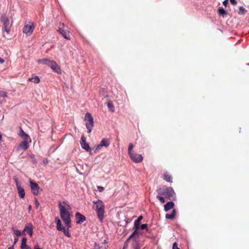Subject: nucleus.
I'll list each match as a JSON object with an SVG mask.
<instances>
[{"label":"nucleus","instance_id":"nucleus-1","mask_svg":"<svg viewBox=\"0 0 249 249\" xmlns=\"http://www.w3.org/2000/svg\"><path fill=\"white\" fill-rule=\"evenodd\" d=\"M58 207L60 211V215L63 222L65 223L68 228L71 226V220L70 217V213L69 211L71 210L70 205L67 201L58 202Z\"/></svg>","mask_w":249,"mask_h":249},{"label":"nucleus","instance_id":"nucleus-2","mask_svg":"<svg viewBox=\"0 0 249 249\" xmlns=\"http://www.w3.org/2000/svg\"><path fill=\"white\" fill-rule=\"evenodd\" d=\"M158 195L164 196L169 199H173L175 197L176 194L172 187L163 186L159 188L157 190Z\"/></svg>","mask_w":249,"mask_h":249},{"label":"nucleus","instance_id":"nucleus-3","mask_svg":"<svg viewBox=\"0 0 249 249\" xmlns=\"http://www.w3.org/2000/svg\"><path fill=\"white\" fill-rule=\"evenodd\" d=\"M95 205V211L97 213V216L100 221H102L104 218L105 205L100 200L96 201H93Z\"/></svg>","mask_w":249,"mask_h":249},{"label":"nucleus","instance_id":"nucleus-4","mask_svg":"<svg viewBox=\"0 0 249 249\" xmlns=\"http://www.w3.org/2000/svg\"><path fill=\"white\" fill-rule=\"evenodd\" d=\"M85 121L88 132L90 133L92 131L94 124L93 118L90 113L87 112L86 113Z\"/></svg>","mask_w":249,"mask_h":249},{"label":"nucleus","instance_id":"nucleus-5","mask_svg":"<svg viewBox=\"0 0 249 249\" xmlns=\"http://www.w3.org/2000/svg\"><path fill=\"white\" fill-rule=\"evenodd\" d=\"M0 21L3 23V29L7 34H9L11 24H10L9 18L5 15H2L0 19Z\"/></svg>","mask_w":249,"mask_h":249},{"label":"nucleus","instance_id":"nucleus-6","mask_svg":"<svg viewBox=\"0 0 249 249\" xmlns=\"http://www.w3.org/2000/svg\"><path fill=\"white\" fill-rule=\"evenodd\" d=\"M64 24L63 23H60L59 24L58 29L57 30L58 32L61 34L62 36L68 40L71 39V36L69 35V31L64 29Z\"/></svg>","mask_w":249,"mask_h":249},{"label":"nucleus","instance_id":"nucleus-7","mask_svg":"<svg viewBox=\"0 0 249 249\" xmlns=\"http://www.w3.org/2000/svg\"><path fill=\"white\" fill-rule=\"evenodd\" d=\"M34 28L35 27L33 23L29 22L25 24L23 29V32L26 34L31 35L33 33Z\"/></svg>","mask_w":249,"mask_h":249},{"label":"nucleus","instance_id":"nucleus-8","mask_svg":"<svg viewBox=\"0 0 249 249\" xmlns=\"http://www.w3.org/2000/svg\"><path fill=\"white\" fill-rule=\"evenodd\" d=\"M80 144L82 147L87 152H90L91 148L89 145L86 142V139L84 136H82L81 138Z\"/></svg>","mask_w":249,"mask_h":249},{"label":"nucleus","instance_id":"nucleus-9","mask_svg":"<svg viewBox=\"0 0 249 249\" xmlns=\"http://www.w3.org/2000/svg\"><path fill=\"white\" fill-rule=\"evenodd\" d=\"M49 66L51 67L53 71L57 73H61V69L55 61H52L51 62H50Z\"/></svg>","mask_w":249,"mask_h":249},{"label":"nucleus","instance_id":"nucleus-10","mask_svg":"<svg viewBox=\"0 0 249 249\" xmlns=\"http://www.w3.org/2000/svg\"><path fill=\"white\" fill-rule=\"evenodd\" d=\"M30 185L33 194L37 195L40 189L39 185L36 183L34 182L32 180H30Z\"/></svg>","mask_w":249,"mask_h":249},{"label":"nucleus","instance_id":"nucleus-11","mask_svg":"<svg viewBox=\"0 0 249 249\" xmlns=\"http://www.w3.org/2000/svg\"><path fill=\"white\" fill-rule=\"evenodd\" d=\"M131 159L135 162H141L143 160V157L142 155L138 154H132L129 156Z\"/></svg>","mask_w":249,"mask_h":249},{"label":"nucleus","instance_id":"nucleus-12","mask_svg":"<svg viewBox=\"0 0 249 249\" xmlns=\"http://www.w3.org/2000/svg\"><path fill=\"white\" fill-rule=\"evenodd\" d=\"M75 218H76V222L77 224H81L82 223L84 222L86 218V217L81 214L80 213L77 212L75 213Z\"/></svg>","mask_w":249,"mask_h":249},{"label":"nucleus","instance_id":"nucleus-13","mask_svg":"<svg viewBox=\"0 0 249 249\" xmlns=\"http://www.w3.org/2000/svg\"><path fill=\"white\" fill-rule=\"evenodd\" d=\"M33 226L32 224H30L29 225L25 226L24 230L23 231L22 233L25 234V231H26L27 233L30 236H32L33 233Z\"/></svg>","mask_w":249,"mask_h":249},{"label":"nucleus","instance_id":"nucleus-14","mask_svg":"<svg viewBox=\"0 0 249 249\" xmlns=\"http://www.w3.org/2000/svg\"><path fill=\"white\" fill-rule=\"evenodd\" d=\"M139 235L138 231L134 230L133 232L129 236V237L125 241V243L126 244L127 242H128L131 239H133V241L136 240V239L139 238Z\"/></svg>","mask_w":249,"mask_h":249},{"label":"nucleus","instance_id":"nucleus-15","mask_svg":"<svg viewBox=\"0 0 249 249\" xmlns=\"http://www.w3.org/2000/svg\"><path fill=\"white\" fill-rule=\"evenodd\" d=\"M163 178L167 182L170 183H172L173 182L172 177L168 171H166L164 172Z\"/></svg>","mask_w":249,"mask_h":249},{"label":"nucleus","instance_id":"nucleus-16","mask_svg":"<svg viewBox=\"0 0 249 249\" xmlns=\"http://www.w3.org/2000/svg\"><path fill=\"white\" fill-rule=\"evenodd\" d=\"M174 203L172 201L167 202L166 204L164 205V211L166 212L169 211L170 210L174 208Z\"/></svg>","mask_w":249,"mask_h":249},{"label":"nucleus","instance_id":"nucleus-17","mask_svg":"<svg viewBox=\"0 0 249 249\" xmlns=\"http://www.w3.org/2000/svg\"><path fill=\"white\" fill-rule=\"evenodd\" d=\"M18 195L20 198H24L25 196V192L24 188L21 186L17 187Z\"/></svg>","mask_w":249,"mask_h":249},{"label":"nucleus","instance_id":"nucleus-18","mask_svg":"<svg viewBox=\"0 0 249 249\" xmlns=\"http://www.w3.org/2000/svg\"><path fill=\"white\" fill-rule=\"evenodd\" d=\"M55 221L56 223V229L58 231H60L64 228L62 226L61 221L59 217H57L55 219Z\"/></svg>","mask_w":249,"mask_h":249},{"label":"nucleus","instance_id":"nucleus-19","mask_svg":"<svg viewBox=\"0 0 249 249\" xmlns=\"http://www.w3.org/2000/svg\"><path fill=\"white\" fill-rule=\"evenodd\" d=\"M18 135L23 140H28L29 138V136L24 132L21 128L20 129Z\"/></svg>","mask_w":249,"mask_h":249},{"label":"nucleus","instance_id":"nucleus-20","mask_svg":"<svg viewBox=\"0 0 249 249\" xmlns=\"http://www.w3.org/2000/svg\"><path fill=\"white\" fill-rule=\"evenodd\" d=\"M28 147L27 140H23L19 145V148L24 150H26Z\"/></svg>","mask_w":249,"mask_h":249},{"label":"nucleus","instance_id":"nucleus-21","mask_svg":"<svg viewBox=\"0 0 249 249\" xmlns=\"http://www.w3.org/2000/svg\"><path fill=\"white\" fill-rule=\"evenodd\" d=\"M176 215V210L173 209L171 214L166 213L165 214V218L168 219H173Z\"/></svg>","mask_w":249,"mask_h":249},{"label":"nucleus","instance_id":"nucleus-22","mask_svg":"<svg viewBox=\"0 0 249 249\" xmlns=\"http://www.w3.org/2000/svg\"><path fill=\"white\" fill-rule=\"evenodd\" d=\"M100 146L107 147L109 146L110 142L108 139H103L101 142H100Z\"/></svg>","mask_w":249,"mask_h":249},{"label":"nucleus","instance_id":"nucleus-23","mask_svg":"<svg viewBox=\"0 0 249 249\" xmlns=\"http://www.w3.org/2000/svg\"><path fill=\"white\" fill-rule=\"evenodd\" d=\"M28 81L34 82L36 84H38L40 81V79L38 76H35L34 77L30 78L28 79Z\"/></svg>","mask_w":249,"mask_h":249},{"label":"nucleus","instance_id":"nucleus-24","mask_svg":"<svg viewBox=\"0 0 249 249\" xmlns=\"http://www.w3.org/2000/svg\"><path fill=\"white\" fill-rule=\"evenodd\" d=\"M52 61L50 60L49 59L47 58H44L42 59H39L38 60V62L39 63H42L43 64L49 65L50 62H51Z\"/></svg>","mask_w":249,"mask_h":249},{"label":"nucleus","instance_id":"nucleus-25","mask_svg":"<svg viewBox=\"0 0 249 249\" xmlns=\"http://www.w3.org/2000/svg\"><path fill=\"white\" fill-rule=\"evenodd\" d=\"M26 242H27V238L26 237L22 238V240H21V246H20L21 249H25V247H27V246L26 245Z\"/></svg>","mask_w":249,"mask_h":249},{"label":"nucleus","instance_id":"nucleus-26","mask_svg":"<svg viewBox=\"0 0 249 249\" xmlns=\"http://www.w3.org/2000/svg\"><path fill=\"white\" fill-rule=\"evenodd\" d=\"M61 231H62L64 234L66 235L67 237H71V234L69 231V228L68 227L67 229H66L65 227H64Z\"/></svg>","mask_w":249,"mask_h":249},{"label":"nucleus","instance_id":"nucleus-27","mask_svg":"<svg viewBox=\"0 0 249 249\" xmlns=\"http://www.w3.org/2000/svg\"><path fill=\"white\" fill-rule=\"evenodd\" d=\"M219 15L224 16L227 14V12L222 7H219L218 10Z\"/></svg>","mask_w":249,"mask_h":249},{"label":"nucleus","instance_id":"nucleus-28","mask_svg":"<svg viewBox=\"0 0 249 249\" xmlns=\"http://www.w3.org/2000/svg\"><path fill=\"white\" fill-rule=\"evenodd\" d=\"M132 246L133 249H140L141 248L139 243L135 240L133 241Z\"/></svg>","mask_w":249,"mask_h":249},{"label":"nucleus","instance_id":"nucleus-29","mask_svg":"<svg viewBox=\"0 0 249 249\" xmlns=\"http://www.w3.org/2000/svg\"><path fill=\"white\" fill-rule=\"evenodd\" d=\"M133 148V144L132 143H130L128 145V154L129 156L133 154V153L132 152Z\"/></svg>","mask_w":249,"mask_h":249},{"label":"nucleus","instance_id":"nucleus-30","mask_svg":"<svg viewBox=\"0 0 249 249\" xmlns=\"http://www.w3.org/2000/svg\"><path fill=\"white\" fill-rule=\"evenodd\" d=\"M246 11V9L243 6H240L238 13L240 15H243L245 14Z\"/></svg>","mask_w":249,"mask_h":249},{"label":"nucleus","instance_id":"nucleus-31","mask_svg":"<svg viewBox=\"0 0 249 249\" xmlns=\"http://www.w3.org/2000/svg\"><path fill=\"white\" fill-rule=\"evenodd\" d=\"M156 197L160 201L161 203H164L165 202L164 197H163L161 195L158 194Z\"/></svg>","mask_w":249,"mask_h":249},{"label":"nucleus","instance_id":"nucleus-32","mask_svg":"<svg viewBox=\"0 0 249 249\" xmlns=\"http://www.w3.org/2000/svg\"><path fill=\"white\" fill-rule=\"evenodd\" d=\"M107 106L108 108H109L111 111L113 112L114 111V107L113 105V104L111 102H108L107 103Z\"/></svg>","mask_w":249,"mask_h":249},{"label":"nucleus","instance_id":"nucleus-33","mask_svg":"<svg viewBox=\"0 0 249 249\" xmlns=\"http://www.w3.org/2000/svg\"><path fill=\"white\" fill-rule=\"evenodd\" d=\"M30 158L32 159V162L34 163H36L37 162V160L35 158V156L34 154H31L29 156Z\"/></svg>","mask_w":249,"mask_h":249},{"label":"nucleus","instance_id":"nucleus-34","mask_svg":"<svg viewBox=\"0 0 249 249\" xmlns=\"http://www.w3.org/2000/svg\"><path fill=\"white\" fill-rule=\"evenodd\" d=\"M142 218H143V217H142V216H139V217L138 218V219L135 221V223H137V224H138L139 225H140V221L142 220Z\"/></svg>","mask_w":249,"mask_h":249},{"label":"nucleus","instance_id":"nucleus-35","mask_svg":"<svg viewBox=\"0 0 249 249\" xmlns=\"http://www.w3.org/2000/svg\"><path fill=\"white\" fill-rule=\"evenodd\" d=\"M14 180L15 183L16 184V187L21 185L20 183L18 181V178L15 177V178H14Z\"/></svg>","mask_w":249,"mask_h":249},{"label":"nucleus","instance_id":"nucleus-36","mask_svg":"<svg viewBox=\"0 0 249 249\" xmlns=\"http://www.w3.org/2000/svg\"><path fill=\"white\" fill-rule=\"evenodd\" d=\"M14 233L18 236H20L21 234L20 231L18 230H14Z\"/></svg>","mask_w":249,"mask_h":249},{"label":"nucleus","instance_id":"nucleus-37","mask_svg":"<svg viewBox=\"0 0 249 249\" xmlns=\"http://www.w3.org/2000/svg\"><path fill=\"white\" fill-rule=\"evenodd\" d=\"M147 224H142L141 226V229L142 230H144V229H147Z\"/></svg>","mask_w":249,"mask_h":249},{"label":"nucleus","instance_id":"nucleus-38","mask_svg":"<svg viewBox=\"0 0 249 249\" xmlns=\"http://www.w3.org/2000/svg\"><path fill=\"white\" fill-rule=\"evenodd\" d=\"M139 226L138 224L134 223V226L133 227V230L135 231H138L139 228Z\"/></svg>","mask_w":249,"mask_h":249},{"label":"nucleus","instance_id":"nucleus-39","mask_svg":"<svg viewBox=\"0 0 249 249\" xmlns=\"http://www.w3.org/2000/svg\"><path fill=\"white\" fill-rule=\"evenodd\" d=\"M97 189L100 192H103L105 189L104 187L100 186H98Z\"/></svg>","mask_w":249,"mask_h":249},{"label":"nucleus","instance_id":"nucleus-40","mask_svg":"<svg viewBox=\"0 0 249 249\" xmlns=\"http://www.w3.org/2000/svg\"><path fill=\"white\" fill-rule=\"evenodd\" d=\"M102 147V146H100V144H99L96 147L95 149V152H97L99 151V150L101 149V148Z\"/></svg>","mask_w":249,"mask_h":249},{"label":"nucleus","instance_id":"nucleus-41","mask_svg":"<svg viewBox=\"0 0 249 249\" xmlns=\"http://www.w3.org/2000/svg\"><path fill=\"white\" fill-rule=\"evenodd\" d=\"M230 2L234 5H236L237 3V1H236V0H230Z\"/></svg>","mask_w":249,"mask_h":249},{"label":"nucleus","instance_id":"nucleus-42","mask_svg":"<svg viewBox=\"0 0 249 249\" xmlns=\"http://www.w3.org/2000/svg\"><path fill=\"white\" fill-rule=\"evenodd\" d=\"M93 249H100V247L98 244L95 243L94 244Z\"/></svg>","mask_w":249,"mask_h":249},{"label":"nucleus","instance_id":"nucleus-43","mask_svg":"<svg viewBox=\"0 0 249 249\" xmlns=\"http://www.w3.org/2000/svg\"><path fill=\"white\" fill-rule=\"evenodd\" d=\"M35 205L36 208H38L39 205V202L38 201L36 198H35Z\"/></svg>","mask_w":249,"mask_h":249},{"label":"nucleus","instance_id":"nucleus-44","mask_svg":"<svg viewBox=\"0 0 249 249\" xmlns=\"http://www.w3.org/2000/svg\"><path fill=\"white\" fill-rule=\"evenodd\" d=\"M0 95H1V97H5L6 96V94L4 92L0 91Z\"/></svg>","mask_w":249,"mask_h":249},{"label":"nucleus","instance_id":"nucleus-45","mask_svg":"<svg viewBox=\"0 0 249 249\" xmlns=\"http://www.w3.org/2000/svg\"><path fill=\"white\" fill-rule=\"evenodd\" d=\"M223 4L224 6H227L228 3V0H225L223 1Z\"/></svg>","mask_w":249,"mask_h":249},{"label":"nucleus","instance_id":"nucleus-46","mask_svg":"<svg viewBox=\"0 0 249 249\" xmlns=\"http://www.w3.org/2000/svg\"><path fill=\"white\" fill-rule=\"evenodd\" d=\"M18 240V237H15V239H14V244H16Z\"/></svg>","mask_w":249,"mask_h":249},{"label":"nucleus","instance_id":"nucleus-47","mask_svg":"<svg viewBox=\"0 0 249 249\" xmlns=\"http://www.w3.org/2000/svg\"><path fill=\"white\" fill-rule=\"evenodd\" d=\"M34 249H41L39 248V246L38 245H36L35 246Z\"/></svg>","mask_w":249,"mask_h":249},{"label":"nucleus","instance_id":"nucleus-48","mask_svg":"<svg viewBox=\"0 0 249 249\" xmlns=\"http://www.w3.org/2000/svg\"><path fill=\"white\" fill-rule=\"evenodd\" d=\"M4 62V59L0 57V63L2 64Z\"/></svg>","mask_w":249,"mask_h":249},{"label":"nucleus","instance_id":"nucleus-49","mask_svg":"<svg viewBox=\"0 0 249 249\" xmlns=\"http://www.w3.org/2000/svg\"><path fill=\"white\" fill-rule=\"evenodd\" d=\"M128 243L127 242L126 244L125 243V242L124 243V248L125 249V248H127L128 247Z\"/></svg>","mask_w":249,"mask_h":249},{"label":"nucleus","instance_id":"nucleus-50","mask_svg":"<svg viewBox=\"0 0 249 249\" xmlns=\"http://www.w3.org/2000/svg\"><path fill=\"white\" fill-rule=\"evenodd\" d=\"M8 249H14V245L10 246L8 248Z\"/></svg>","mask_w":249,"mask_h":249},{"label":"nucleus","instance_id":"nucleus-51","mask_svg":"<svg viewBox=\"0 0 249 249\" xmlns=\"http://www.w3.org/2000/svg\"><path fill=\"white\" fill-rule=\"evenodd\" d=\"M25 249H32L29 246H27V247H25Z\"/></svg>","mask_w":249,"mask_h":249},{"label":"nucleus","instance_id":"nucleus-52","mask_svg":"<svg viewBox=\"0 0 249 249\" xmlns=\"http://www.w3.org/2000/svg\"><path fill=\"white\" fill-rule=\"evenodd\" d=\"M32 209V206L31 205H29V207H28V210L29 211H30Z\"/></svg>","mask_w":249,"mask_h":249},{"label":"nucleus","instance_id":"nucleus-53","mask_svg":"<svg viewBox=\"0 0 249 249\" xmlns=\"http://www.w3.org/2000/svg\"><path fill=\"white\" fill-rule=\"evenodd\" d=\"M2 139V137H1V135L0 134V141Z\"/></svg>","mask_w":249,"mask_h":249}]
</instances>
